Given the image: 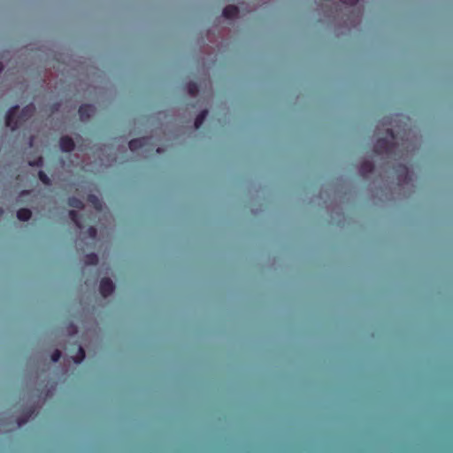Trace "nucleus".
<instances>
[{
  "label": "nucleus",
  "mask_w": 453,
  "mask_h": 453,
  "mask_svg": "<svg viewBox=\"0 0 453 453\" xmlns=\"http://www.w3.org/2000/svg\"><path fill=\"white\" fill-rule=\"evenodd\" d=\"M98 263V257L95 253L87 254L84 257V264L87 265H96Z\"/></svg>",
  "instance_id": "nucleus-13"
},
{
  "label": "nucleus",
  "mask_w": 453,
  "mask_h": 453,
  "mask_svg": "<svg viewBox=\"0 0 453 453\" xmlns=\"http://www.w3.org/2000/svg\"><path fill=\"white\" fill-rule=\"evenodd\" d=\"M67 204L70 207L80 209V210L84 208L83 202L81 199H79V198H77L75 196L69 197L68 200H67Z\"/></svg>",
  "instance_id": "nucleus-12"
},
{
  "label": "nucleus",
  "mask_w": 453,
  "mask_h": 453,
  "mask_svg": "<svg viewBox=\"0 0 453 453\" xmlns=\"http://www.w3.org/2000/svg\"><path fill=\"white\" fill-rule=\"evenodd\" d=\"M386 137L379 138L373 148V151L377 155H385L388 158L394 159H405L403 150H399V145L396 143V136L394 131L390 128L387 129Z\"/></svg>",
  "instance_id": "nucleus-1"
},
{
  "label": "nucleus",
  "mask_w": 453,
  "mask_h": 453,
  "mask_svg": "<svg viewBox=\"0 0 453 453\" xmlns=\"http://www.w3.org/2000/svg\"><path fill=\"white\" fill-rule=\"evenodd\" d=\"M19 111V106L15 105L11 107L6 112L5 125L12 131L18 129L25 122H27L35 112V106L34 104H29L23 107L19 114L16 116Z\"/></svg>",
  "instance_id": "nucleus-2"
},
{
  "label": "nucleus",
  "mask_w": 453,
  "mask_h": 453,
  "mask_svg": "<svg viewBox=\"0 0 453 453\" xmlns=\"http://www.w3.org/2000/svg\"><path fill=\"white\" fill-rule=\"evenodd\" d=\"M403 175V181L405 183H409L411 180V176L410 174L409 169L405 165H399V170Z\"/></svg>",
  "instance_id": "nucleus-14"
},
{
  "label": "nucleus",
  "mask_w": 453,
  "mask_h": 453,
  "mask_svg": "<svg viewBox=\"0 0 453 453\" xmlns=\"http://www.w3.org/2000/svg\"><path fill=\"white\" fill-rule=\"evenodd\" d=\"M340 1L343 4L350 5V6H354L358 2V0H340Z\"/></svg>",
  "instance_id": "nucleus-23"
},
{
  "label": "nucleus",
  "mask_w": 453,
  "mask_h": 453,
  "mask_svg": "<svg viewBox=\"0 0 453 453\" xmlns=\"http://www.w3.org/2000/svg\"><path fill=\"white\" fill-rule=\"evenodd\" d=\"M359 171L364 177H367L369 174L373 173L374 165L370 160H365L361 163Z\"/></svg>",
  "instance_id": "nucleus-7"
},
{
  "label": "nucleus",
  "mask_w": 453,
  "mask_h": 453,
  "mask_svg": "<svg viewBox=\"0 0 453 453\" xmlns=\"http://www.w3.org/2000/svg\"><path fill=\"white\" fill-rule=\"evenodd\" d=\"M157 153H160L161 152V150L159 148L157 149Z\"/></svg>",
  "instance_id": "nucleus-26"
},
{
  "label": "nucleus",
  "mask_w": 453,
  "mask_h": 453,
  "mask_svg": "<svg viewBox=\"0 0 453 453\" xmlns=\"http://www.w3.org/2000/svg\"><path fill=\"white\" fill-rule=\"evenodd\" d=\"M88 201L94 204V206L96 210L101 209V207H102L101 202L96 196H94V195L88 196Z\"/></svg>",
  "instance_id": "nucleus-19"
},
{
  "label": "nucleus",
  "mask_w": 453,
  "mask_h": 453,
  "mask_svg": "<svg viewBox=\"0 0 453 453\" xmlns=\"http://www.w3.org/2000/svg\"><path fill=\"white\" fill-rule=\"evenodd\" d=\"M51 361L56 363L58 362L61 357V351L59 349H55L51 354Z\"/></svg>",
  "instance_id": "nucleus-20"
},
{
  "label": "nucleus",
  "mask_w": 453,
  "mask_h": 453,
  "mask_svg": "<svg viewBox=\"0 0 453 453\" xmlns=\"http://www.w3.org/2000/svg\"><path fill=\"white\" fill-rule=\"evenodd\" d=\"M3 70H4V65H2V63H0V73H2Z\"/></svg>",
  "instance_id": "nucleus-25"
},
{
  "label": "nucleus",
  "mask_w": 453,
  "mask_h": 453,
  "mask_svg": "<svg viewBox=\"0 0 453 453\" xmlns=\"http://www.w3.org/2000/svg\"><path fill=\"white\" fill-rule=\"evenodd\" d=\"M31 193L30 190H27V189H24L20 192L19 196H29Z\"/></svg>",
  "instance_id": "nucleus-24"
},
{
  "label": "nucleus",
  "mask_w": 453,
  "mask_h": 453,
  "mask_svg": "<svg viewBox=\"0 0 453 453\" xmlns=\"http://www.w3.org/2000/svg\"><path fill=\"white\" fill-rule=\"evenodd\" d=\"M149 140H150L149 137H141V138L132 139L128 142V147L131 151H133V152L137 151L140 149H142L146 145H148Z\"/></svg>",
  "instance_id": "nucleus-5"
},
{
  "label": "nucleus",
  "mask_w": 453,
  "mask_h": 453,
  "mask_svg": "<svg viewBox=\"0 0 453 453\" xmlns=\"http://www.w3.org/2000/svg\"><path fill=\"white\" fill-rule=\"evenodd\" d=\"M239 9L234 5H227L223 9L222 15L226 19H234L238 16Z\"/></svg>",
  "instance_id": "nucleus-8"
},
{
  "label": "nucleus",
  "mask_w": 453,
  "mask_h": 453,
  "mask_svg": "<svg viewBox=\"0 0 453 453\" xmlns=\"http://www.w3.org/2000/svg\"><path fill=\"white\" fill-rule=\"evenodd\" d=\"M207 115H208V111L203 110L196 117L195 122H194V126H195L196 129H199L202 127Z\"/></svg>",
  "instance_id": "nucleus-11"
},
{
  "label": "nucleus",
  "mask_w": 453,
  "mask_h": 453,
  "mask_svg": "<svg viewBox=\"0 0 453 453\" xmlns=\"http://www.w3.org/2000/svg\"><path fill=\"white\" fill-rule=\"evenodd\" d=\"M96 108L89 104H81L79 108V115L81 121H88L95 113Z\"/></svg>",
  "instance_id": "nucleus-4"
},
{
  "label": "nucleus",
  "mask_w": 453,
  "mask_h": 453,
  "mask_svg": "<svg viewBox=\"0 0 453 453\" xmlns=\"http://www.w3.org/2000/svg\"><path fill=\"white\" fill-rule=\"evenodd\" d=\"M186 90L187 92L190 95V96H196L197 93H198V86L196 82L194 81H189L188 83H187L186 85Z\"/></svg>",
  "instance_id": "nucleus-15"
},
{
  "label": "nucleus",
  "mask_w": 453,
  "mask_h": 453,
  "mask_svg": "<svg viewBox=\"0 0 453 453\" xmlns=\"http://www.w3.org/2000/svg\"><path fill=\"white\" fill-rule=\"evenodd\" d=\"M43 164V159L42 157H39L37 159L29 162V165L31 166H42Z\"/></svg>",
  "instance_id": "nucleus-22"
},
{
  "label": "nucleus",
  "mask_w": 453,
  "mask_h": 453,
  "mask_svg": "<svg viewBox=\"0 0 453 453\" xmlns=\"http://www.w3.org/2000/svg\"><path fill=\"white\" fill-rule=\"evenodd\" d=\"M31 217H32V211H31V210H29L27 208H21V209L18 210V211H17V218L20 221H27L31 219Z\"/></svg>",
  "instance_id": "nucleus-10"
},
{
  "label": "nucleus",
  "mask_w": 453,
  "mask_h": 453,
  "mask_svg": "<svg viewBox=\"0 0 453 453\" xmlns=\"http://www.w3.org/2000/svg\"><path fill=\"white\" fill-rule=\"evenodd\" d=\"M34 412H35L34 409H29L27 411L26 416L19 418L17 419V423H18L19 426L25 425L27 422L28 418L34 414Z\"/></svg>",
  "instance_id": "nucleus-16"
},
{
  "label": "nucleus",
  "mask_w": 453,
  "mask_h": 453,
  "mask_svg": "<svg viewBox=\"0 0 453 453\" xmlns=\"http://www.w3.org/2000/svg\"><path fill=\"white\" fill-rule=\"evenodd\" d=\"M69 217L71 219V220L75 224V226L79 228V229H82L83 228V224L81 222V216L74 210H71L69 211Z\"/></svg>",
  "instance_id": "nucleus-9"
},
{
  "label": "nucleus",
  "mask_w": 453,
  "mask_h": 453,
  "mask_svg": "<svg viewBox=\"0 0 453 453\" xmlns=\"http://www.w3.org/2000/svg\"><path fill=\"white\" fill-rule=\"evenodd\" d=\"M115 286L109 278H103L99 284V292L104 297H107L113 293Z\"/></svg>",
  "instance_id": "nucleus-3"
},
{
  "label": "nucleus",
  "mask_w": 453,
  "mask_h": 453,
  "mask_svg": "<svg viewBox=\"0 0 453 453\" xmlns=\"http://www.w3.org/2000/svg\"><path fill=\"white\" fill-rule=\"evenodd\" d=\"M38 178L46 186H50L51 184L50 179L43 171H39Z\"/></svg>",
  "instance_id": "nucleus-18"
},
{
  "label": "nucleus",
  "mask_w": 453,
  "mask_h": 453,
  "mask_svg": "<svg viewBox=\"0 0 453 453\" xmlns=\"http://www.w3.org/2000/svg\"><path fill=\"white\" fill-rule=\"evenodd\" d=\"M87 233L91 239H95L97 234V230L95 226H89L87 230Z\"/></svg>",
  "instance_id": "nucleus-21"
},
{
  "label": "nucleus",
  "mask_w": 453,
  "mask_h": 453,
  "mask_svg": "<svg viewBox=\"0 0 453 453\" xmlns=\"http://www.w3.org/2000/svg\"><path fill=\"white\" fill-rule=\"evenodd\" d=\"M59 147L63 152H71L74 150L75 143L70 136L65 135L59 139Z\"/></svg>",
  "instance_id": "nucleus-6"
},
{
  "label": "nucleus",
  "mask_w": 453,
  "mask_h": 453,
  "mask_svg": "<svg viewBox=\"0 0 453 453\" xmlns=\"http://www.w3.org/2000/svg\"><path fill=\"white\" fill-rule=\"evenodd\" d=\"M84 358H85V350H84V349L81 346H79L78 354L73 358V361L76 364H80V363H81L83 361Z\"/></svg>",
  "instance_id": "nucleus-17"
}]
</instances>
